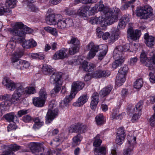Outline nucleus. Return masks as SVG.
Instances as JSON below:
<instances>
[{
	"instance_id": "20",
	"label": "nucleus",
	"mask_w": 155,
	"mask_h": 155,
	"mask_svg": "<svg viewBox=\"0 0 155 155\" xmlns=\"http://www.w3.org/2000/svg\"><path fill=\"white\" fill-rule=\"evenodd\" d=\"M58 111V109L57 108L54 109L53 110L51 109L48 110L46 116L45 123L47 124L50 123L57 116Z\"/></svg>"
},
{
	"instance_id": "21",
	"label": "nucleus",
	"mask_w": 155,
	"mask_h": 155,
	"mask_svg": "<svg viewBox=\"0 0 155 155\" xmlns=\"http://www.w3.org/2000/svg\"><path fill=\"white\" fill-rule=\"evenodd\" d=\"M87 127L85 125L78 124L76 125H71L69 128L70 132H76L80 133H84L86 130Z\"/></svg>"
},
{
	"instance_id": "15",
	"label": "nucleus",
	"mask_w": 155,
	"mask_h": 155,
	"mask_svg": "<svg viewBox=\"0 0 155 155\" xmlns=\"http://www.w3.org/2000/svg\"><path fill=\"white\" fill-rule=\"evenodd\" d=\"M150 55L151 56L150 58L148 59L143 62V64L149 68L150 70H154V72L155 71V51H153L150 53Z\"/></svg>"
},
{
	"instance_id": "22",
	"label": "nucleus",
	"mask_w": 155,
	"mask_h": 155,
	"mask_svg": "<svg viewBox=\"0 0 155 155\" xmlns=\"http://www.w3.org/2000/svg\"><path fill=\"white\" fill-rule=\"evenodd\" d=\"M0 100L3 101V103L0 105V117L2 115V110L3 109L1 108L2 105L4 106H9L11 104V97L9 94H5L0 95Z\"/></svg>"
},
{
	"instance_id": "25",
	"label": "nucleus",
	"mask_w": 155,
	"mask_h": 155,
	"mask_svg": "<svg viewBox=\"0 0 155 155\" xmlns=\"http://www.w3.org/2000/svg\"><path fill=\"white\" fill-rule=\"evenodd\" d=\"M2 147L5 149L4 151L5 153L11 152L12 153V155H15L13 151L15 152L18 150L19 149L20 146L15 144L8 146L4 145L2 146Z\"/></svg>"
},
{
	"instance_id": "2",
	"label": "nucleus",
	"mask_w": 155,
	"mask_h": 155,
	"mask_svg": "<svg viewBox=\"0 0 155 155\" xmlns=\"http://www.w3.org/2000/svg\"><path fill=\"white\" fill-rule=\"evenodd\" d=\"M21 22L16 23L14 25L13 28H10L9 31L13 35L15 36L12 38L7 43L6 46V51L8 55H10L15 50V48L16 44V37H23L26 35L25 31L23 30H19V29H24L25 26Z\"/></svg>"
},
{
	"instance_id": "23",
	"label": "nucleus",
	"mask_w": 155,
	"mask_h": 155,
	"mask_svg": "<svg viewBox=\"0 0 155 155\" xmlns=\"http://www.w3.org/2000/svg\"><path fill=\"white\" fill-rule=\"evenodd\" d=\"M2 83L7 89L10 91H14L16 88V84L9 78L5 77L3 79Z\"/></svg>"
},
{
	"instance_id": "39",
	"label": "nucleus",
	"mask_w": 155,
	"mask_h": 155,
	"mask_svg": "<svg viewBox=\"0 0 155 155\" xmlns=\"http://www.w3.org/2000/svg\"><path fill=\"white\" fill-rule=\"evenodd\" d=\"M29 57L33 59H38L40 60L44 59L45 56L43 54L39 53H31L29 55Z\"/></svg>"
},
{
	"instance_id": "51",
	"label": "nucleus",
	"mask_w": 155,
	"mask_h": 155,
	"mask_svg": "<svg viewBox=\"0 0 155 155\" xmlns=\"http://www.w3.org/2000/svg\"><path fill=\"white\" fill-rule=\"evenodd\" d=\"M143 101L141 100L139 101L137 104L135 105L134 110L136 109V112H141V110L143 107Z\"/></svg>"
},
{
	"instance_id": "60",
	"label": "nucleus",
	"mask_w": 155,
	"mask_h": 155,
	"mask_svg": "<svg viewBox=\"0 0 155 155\" xmlns=\"http://www.w3.org/2000/svg\"><path fill=\"white\" fill-rule=\"evenodd\" d=\"M57 85V84H56ZM61 85H56L54 88L51 91L52 94H55L58 93L61 89Z\"/></svg>"
},
{
	"instance_id": "62",
	"label": "nucleus",
	"mask_w": 155,
	"mask_h": 155,
	"mask_svg": "<svg viewBox=\"0 0 155 155\" xmlns=\"http://www.w3.org/2000/svg\"><path fill=\"white\" fill-rule=\"evenodd\" d=\"M140 58V61L142 62H143L148 58L147 57L146 54L143 51L141 54Z\"/></svg>"
},
{
	"instance_id": "44",
	"label": "nucleus",
	"mask_w": 155,
	"mask_h": 155,
	"mask_svg": "<svg viewBox=\"0 0 155 155\" xmlns=\"http://www.w3.org/2000/svg\"><path fill=\"white\" fill-rule=\"evenodd\" d=\"M68 43L70 44H72L73 46L80 47V42L77 38L72 36L71 40L68 41Z\"/></svg>"
},
{
	"instance_id": "31",
	"label": "nucleus",
	"mask_w": 155,
	"mask_h": 155,
	"mask_svg": "<svg viewBox=\"0 0 155 155\" xmlns=\"http://www.w3.org/2000/svg\"><path fill=\"white\" fill-rule=\"evenodd\" d=\"M22 94L21 92H18V91H15L11 98V104L17 103L21 99Z\"/></svg>"
},
{
	"instance_id": "46",
	"label": "nucleus",
	"mask_w": 155,
	"mask_h": 155,
	"mask_svg": "<svg viewBox=\"0 0 155 155\" xmlns=\"http://www.w3.org/2000/svg\"><path fill=\"white\" fill-rule=\"evenodd\" d=\"M15 91H18V92H21L22 94L24 93V91L25 87V84L23 83H16Z\"/></svg>"
},
{
	"instance_id": "50",
	"label": "nucleus",
	"mask_w": 155,
	"mask_h": 155,
	"mask_svg": "<svg viewBox=\"0 0 155 155\" xmlns=\"http://www.w3.org/2000/svg\"><path fill=\"white\" fill-rule=\"evenodd\" d=\"M102 28H101L100 27H98L96 29V31L97 32V35L99 38H101L102 37V35L103 33V32L102 31V29L105 30L106 28V27L107 25L106 26H102L101 25Z\"/></svg>"
},
{
	"instance_id": "48",
	"label": "nucleus",
	"mask_w": 155,
	"mask_h": 155,
	"mask_svg": "<svg viewBox=\"0 0 155 155\" xmlns=\"http://www.w3.org/2000/svg\"><path fill=\"white\" fill-rule=\"evenodd\" d=\"M39 97L46 101L48 95L45 89L44 88H42L40 90L39 93Z\"/></svg>"
},
{
	"instance_id": "61",
	"label": "nucleus",
	"mask_w": 155,
	"mask_h": 155,
	"mask_svg": "<svg viewBox=\"0 0 155 155\" xmlns=\"http://www.w3.org/2000/svg\"><path fill=\"white\" fill-rule=\"evenodd\" d=\"M32 120V118L31 117L28 115L24 116L22 117V120L26 123L29 122Z\"/></svg>"
},
{
	"instance_id": "8",
	"label": "nucleus",
	"mask_w": 155,
	"mask_h": 155,
	"mask_svg": "<svg viewBox=\"0 0 155 155\" xmlns=\"http://www.w3.org/2000/svg\"><path fill=\"white\" fill-rule=\"evenodd\" d=\"M152 10L150 5H146L143 6L138 7L136 10V15L141 18L147 19L152 15Z\"/></svg>"
},
{
	"instance_id": "55",
	"label": "nucleus",
	"mask_w": 155,
	"mask_h": 155,
	"mask_svg": "<svg viewBox=\"0 0 155 155\" xmlns=\"http://www.w3.org/2000/svg\"><path fill=\"white\" fill-rule=\"evenodd\" d=\"M152 71L149 73V80L151 83H155V71H154L155 73L154 70Z\"/></svg>"
},
{
	"instance_id": "28",
	"label": "nucleus",
	"mask_w": 155,
	"mask_h": 155,
	"mask_svg": "<svg viewBox=\"0 0 155 155\" xmlns=\"http://www.w3.org/2000/svg\"><path fill=\"white\" fill-rule=\"evenodd\" d=\"M145 42L148 47H152L155 44V38L152 36H149L147 33H146L144 35Z\"/></svg>"
},
{
	"instance_id": "43",
	"label": "nucleus",
	"mask_w": 155,
	"mask_h": 155,
	"mask_svg": "<svg viewBox=\"0 0 155 155\" xmlns=\"http://www.w3.org/2000/svg\"><path fill=\"white\" fill-rule=\"evenodd\" d=\"M36 90L34 87L29 86L25 87L23 94H34Z\"/></svg>"
},
{
	"instance_id": "18",
	"label": "nucleus",
	"mask_w": 155,
	"mask_h": 155,
	"mask_svg": "<svg viewBox=\"0 0 155 155\" xmlns=\"http://www.w3.org/2000/svg\"><path fill=\"white\" fill-rule=\"evenodd\" d=\"M125 137V130L123 127H120L116 134V142L118 145H121L124 142Z\"/></svg>"
},
{
	"instance_id": "37",
	"label": "nucleus",
	"mask_w": 155,
	"mask_h": 155,
	"mask_svg": "<svg viewBox=\"0 0 155 155\" xmlns=\"http://www.w3.org/2000/svg\"><path fill=\"white\" fill-rule=\"evenodd\" d=\"M42 70L43 73L46 75L51 74L53 71L51 67L46 64L43 65L42 68Z\"/></svg>"
},
{
	"instance_id": "35",
	"label": "nucleus",
	"mask_w": 155,
	"mask_h": 155,
	"mask_svg": "<svg viewBox=\"0 0 155 155\" xmlns=\"http://www.w3.org/2000/svg\"><path fill=\"white\" fill-rule=\"evenodd\" d=\"M25 36L23 37H18V41L20 43L23 47L25 49L29 48V41H26L25 38Z\"/></svg>"
},
{
	"instance_id": "11",
	"label": "nucleus",
	"mask_w": 155,
	"mask_h": 155,
	"mask_svg": "<svg viewBox=\"0 0 155 155\" xmlns=\"http://www.w3.org/2000/svg\"><path fill=\"white\" fill-rule=\"evenodd\" d=\"M100 135L97 134L94 138L93 146L96 147L94 149L95 155H105L106 152V148L105 147H101L97 148L100 146L102 143V140L100 139Z\"/></svg>"
},
{
	"instance_id": "19",
	"label": "nucleus",
	"mask_w": 155,
	"mask_h": 155,
	"mask_svg": "<svg viewBox=\"0 0 155 155\" xmlns=\"http://www.w3.org/2000/svg\"><path fill=\"white\" fill-rule=\"evenodd\" d=\"M68 49L62 48L57 51L53 55V59L55 60H61L67 57Z\"/></svg>"
},
{
	"instance_id": "17",
	"label": "nucleus",
	"mask_w": 155,
	"mask_h": 155,
	"mask_svg": "<svg viewBox=\"0 0 155 155\" xmlns=\"http://www.w3.org/2000/svg\"><path fill=\"white\" fill-rule=\"evenodd\" d=\"M140 35V31L137 29L134 30L132 27H129L127 30V35L129 38L135 41L139 38Z\"/></svg>"
},
{
	"instance_id": "63",
	"label": "nucleus",
	"mask_w": 155,
	"mask_h": 155,
	"mask_svg": "<svg viewBox=\"0 0 155 155\" xmlns=\"http://www.w3.org/2000/svg\"><path fill=\"white\" fill-rule=\"evenodd\" d=\"M44 123L42 121L39 123L35 124L33 127L35 130L39 129L44 124Z\"/></svg>"
},
{
	"instance_id": "41",
	"label": "nucleus",
	"mask_w": 155,
	"mask_h": 155,
	"mask_svg": "<svg viewBox=\"0 0 155 155\" xmlns=\"http://www.w3.org/2000/svg\"><path fill=\"white\" fill-rule=\"evenodd\" d=\"M44 29L47 32L49 33L55 37L58 36L57 31L55 28H52L49 26H47L45 27Z\"/></svg>"
},
{
	"instance_id": "40",
	"label": "nucleus",
	"mask_w": 155,
	"mask_h": 155,
	"mask_svg": "<svg viewBox=\"0 0 155 155\" xmlns=\"http://www.w3.org/2000/svg\"><path fill=\"white\" fill-rule=\"evenodd\" d=\"M81 139V136L80 134H78L74 137L72 139V145L73 146L75 147L79 145L80 144Z\"/></svg>"
},
{
	"instance_id": "47",
	"label": "nucleus",
	"mask_w": 155,
	"mask_h": 155,
	"mask_svg": "<svg viewBox=\"0 0 155 155\" xmlns=\"http://www.w3.org/2000/svg\"><path fill=\"white\" fill-rule=\"evenodd\" d=\"M143 80L141 78L137 79L134 82V87L136 89H140L143 86Z\"/></svg>"
},
{
	"instance_id": "57",
	"label": "nucleus",
	"mask_w": 155,
	"mask_h": 155,
	"mask_svg": "<svg viewBox=\"0 0 155 155\" xmlns=\"http://www.w3.org/2000/svg\"><path fill=\"white\" fill-rule=\"evenodd\" d=\"M150 125L152 127L155 126V113H154L150 117L149 120Z\"/></svg>"
},
{
	"instance_id": "42",
	"label": "nucleus",
	"mask_w": 155,
	"mask_h": 155,
	"mask_svg": "<svg viewBox=\"0 0 155 155\" xmlns=\"http://www.w3.org/2000/svg\"><path fill=\"white\" fill-rule=\"evenodd\" d=\"M95 120L97 125H101L104 124L105 122L104 116L102 114L97 115L95 117Z\"/></svg>"
},
{
	"instance_id": "26",
	"label": "nucleus",
	"mask_w": 155,
	"mask_h": 155,
	"mask_svg": "<svg viewBox=\"0 0 155 155\" xmlns=\"http://www.w3.org/2000/svg\"><path fill=\"white\" fill-rule=\"evenodd\" d=\"M113 57L115 59V61L112 64V68L115 69L120 65L124 61V58L120 56L119 54H117V57L114 56V52H113Z\"/></svg>"
},
{
	"instance_id": "6",
	"label": "nucleus",
	"mask_w": 155,
	"mask_h": 155,
	"mask_svg": "<svg viewBox=\"0 0 155 155\" xmlns=\"http://www.w3.org/2000/svg\"><path fill=\"white\" fill-rule=\"evenodd\" d=\"M129 18L128 16L124 15L120 19L117 28L114 30L111 36L110 37V41L111 42H114L118 39L120 34L119 30L125 28L130 21Z\"/></svg>"
},
{
	"instance_id": "10",
	"label": "nucleus",
	"mask_w": 155,
	"mask_h": 155,
	"mask_svg": "<svg viewBox=\"0 0 155 155\" xmlns=\"http://www.w3.org/2000/svg\"><path fill=\"white\" fill-rule=\"evenodd\" d=\"M136 44L134 45H130V44H126L123 46H117L114 50V55L115 57H117V54H119L120 56H123V53L124 52L128 51V52L136 51L137 49L135 48Z\"/></svg>"
},
{
	"instance_id": "4",
	"label": "nucleus",
	"mask_w": 155,
	"mask_h": 155,
	"mask_svg": "<svg viewBox=\"0 0 155 155\" xmlns=\"http://www.w3.org/2000/svg\"><path fill=\"white\" fill-rule=\"evenodd\" d=\"M23 53L20 51H15L12 54L11 62L14 67L19 70H24L29 68L30 63L28 61L19 59L23 55Z\"/></svg>"
},
{
	"instance_id": "5",
	"label": "nucleus",
	"mask_w": 155,
	"mask_h": 155,
	"mask_svg": "<svg viewBox=\"0 0 155 155\" xmlns=\"http://www.w3.org/2000/svg\"><path fill=\"white\" fill-rule=\"evenodd\" d=\"M84 86V84L83 82L78 81L73 82L71 84V94L67 95L63 101L64 106H67L71 100L74 98L78 92L82 90Z\"/></svg>"
},
{
	"instance_id": "14",
	"label": "nucleus",
	"mask_w": 155,
	"mask_h": 155,
	"mask_svg": "<svg viewBox=\"0 0 155 155\" xmlns=\"http://www.w3.org/2000/svg\"><path fill=\"white\" fill-rule=\"evenodd\" d=\"M73 25V20L71 18H62L58 20L57 22L58 28L59 29H63L67 27H70Z\"/></svg>"
},
{
	"instance_id": "3",
	"label": "nucleus",
	"mask_w": 155,
	"mask_h": 155,
	"mask_svg": "<svg viewBox=\"0 0 155 155\" xmlns=\"http://www.w3.org/2000/svg\"><path fill=\"white\" fill-rule=\"evenodd\" d=\"M87 50H89L87 58L90 59L94 58L98 51H100L98 55V59L102 60L106 54L107 51V46L105 44L99 45L94 44L93 42H90L87 46Z\"/></svg>"
},
{
	"instance_id": "64",
	"label": "nucleus",
	"mask_w": 155,
	"mask_h": 155,
	"mask_svg": "<svg viewBox=\"0 0 155 155\" xmlns=\"http://www.w3.org/2000/svg\"><path fill=\"white\" fill-rule=\"evenodd\" d=\"M29 41V48L36 46L37 45V42L32 39L28 40Z\"/></svg>"
},
{
	"instance_id": "34",
	"label": "nucleus",
	"mask_w": 155,
	"mask_h": 155,
	"mask_svg": "<svg viewBox=\"0 0 155 155\" xmlns=\"http://www.w3.org/2000/svg\"><path fill=\"white\" fill-rule=\"evenodd\" d=\"M90 7L88 6H84L81 7L78 10V14L82 17H86L87 16V11L89 10Z\"/></svg>"
},
{
	"instance_id": "16",
	"label": "nucleus",
	"mask_w": 155,
	"mask_h": 155,
	"mask_svg": "<svg viewBox=\"0 0 155 155\" xmlns=\"http://www.w3.org/2000/svg\"><path fill=\"white\" fill-rule=\"evenodd\" d=\"M62 75V73L61 72H54L50 77V82L53 84L61 85L62 81L61 79Z\"/></svg>"
},
{
	"instance_id": "36",
	"label": "nucleus",
	"mask_w": 155,
	"mask_h": 155,
	"mask_svg": "<svg viewBox=\"0 0 155 155\" xmlns=\"http://www.w3.org/2000/svg\"><path fill=\"white\" fill-rule=\"evenodd\" d=\"M3 117L7 121L9 122H13L14 120L17 118L14 112L8 113L4 115Z\"/></svg>"
},
{
	"instance_id": "56",
	"label": "nucleus",
	"mask_w": 155,
	"mask_h": 155,
	"mask_svg": "<svg viewBox=\"0 0 155 155\" xmlns=\"http://www.w3.org/2000/svg\"><path fill=\"white\" fill-rule=\"evenodd\" d=\"M28 6L29 10L32 12H37L39 11L38 8L32 3H29Z\"/></svg>"
},
{
	"instance_id": "24",
	"label": "nucleus",
	"mask_w": 155,
	"mask_h": 155,
	"mask_svg": "<svg viewBox=\"0 0 155 155\" xmlns=\"http://www.w3.org/2000/svg\"><path fill=\"white\" fill-rule=\"evenodd\" d=\"M110 71L107 70L102 71L98 70L93 73L92 76L94 78H100L107 77L110 74Z\"/></svg>"
},
{
	"instance_id": "27",
	"label": "nucleus",
	"mask_w": 155,
	"mask_h": 155,
	"mask_svg": "<svg viewBox=\"0 0 155 155\" xmlns=\"http://www.w3.org/2000/svg\"><path fill=\"white\" fill-rule=\"evenodd\" d=\"M88 97L86 94L81 96L73 104V106L75 107H80L83 105L87 101Z\"/></svg>"
},
{
	"instance_id": "30",
	"label": "nucleus",
	"mask_w": 155,
	"mask_h": 155,
	"mask_svg": "<svg viewBox=\"0 0 155 155\" xmlns=\"http://www.w3.org/2000/svg\"><path fill=\"white\" fill-rule=\"evenodd\" d=\"M124 113H119V111L117 108H114L112 110L110 118L113 120H120L122 118V115Z\"/></svg>"
},
{
	"instance_id": "32",
	"label": "nucleus",
	"mask_w": 155,
	"mask_h": 155,
	"mask_svg": "<svg viewBox=\"0 0 155 155\" xmlns=\"http://www.w3.org/2000/svg\"><path fill=\"white\" fill-rule=\"evenodd\" d=\"M45 20L47 23L50 25H54L57 23L55 15L53 14H49L48 15L47 14Z\"/></svg>"
},
{
	"instance_id": "29",
	"label": "nucleus",
	"mask_w": 155,
	"mask_h": 155,
	"mask_svg": "<svg viewBox=\"0 0 155 155\" xmlns=\"http://www.w3.org/2000/svg\"><path fill=\"white\" fill-rule=\"evenodd\" d=\"M99 97L97 93L93 94L91 97V107L92 110H94L99 101Z\"/></svg>"
},
{
	"instance_id": "49",
	"label": "nucleus",
	"mask_w": 155,
	"mask_h": 155,
	"mask_svg": "<svg viewBox=\"0 0 155 155\" xmlns=\"http://www.w3.org/2000/svg\"><path fill=\"white\" fill-rule=\"evenodd\" d=\"M97 0H74V5H75L80 2L84 4L87 3H94L97 2Z\"/></svg>"
},
{
	"instance_id": "45",
	"label": "nucleus",
	"mask_w": 155,
	"mask_h": 155,
	"mask_svg": "<svg viewBox=\"0 0 155 155\" xmlns=\"http://www.w3.org/2000/svg\"><path fill=\"white\" fill-rule=\"evenodd\" d=\"M62 141V138L60 137L59 135L58 136L53 139V140L50 142L49 144L51 145L53 144L55 146H58L59 144L61 143Z\"/></svg>"
},
{
	"instance_id": "58",
	"label": "nucleus",
	"mask_w": 155,
	"mask_h": 155,
	"mask_svg": "<svg viewBox=\"0 0 155 155\" xmlns=\"http://www.w3.org/2000/svg\"><path fill=\"white\" fill-rule=\"evenodd\" d=\"M137 60V57L131 58L128 61V63L131 66L135 65Z\"/></svg>"
},
{
	"instance_id": "7",
	"label": "nucleus",
	"mask_w": 155,
	"mask_h": 155,
	"mask_svg": "<svg viewBox=\"0 0 155 155\" xmlns=\"http://www.w3.org/2000/svg\"><path fill=\"white\" fill-rule=\"evenodd\" d=\"M17 0H6L5 5L0 3V16L11 15L12 14L11 8L16 6Z\"/></svg>"
},
{
	"instance_id": "1",
	"label": "nucleus",
	"mask_w": 155,
	"mask_h": 155,
	"mask_svg": "<svg viewBox=\"0 0 155 155\" xmlns=\"http://www.w3.org/2000/svg\"><path fill=\"white\" fill-rule=\"evenodd\" d=\"M96 5L98 7V12H100L102 15H104L105 18L102 16L91 17L90 22L92 24H99L102 26H106L107 25H111L117 21L120 11L119 8L114 7L109 9L108 7L104 5L102 1Z\"/></svg>"
},
{
	"instance_id": "13",
	"label": "nucleus",
	"mask_w": 155,
	"mask_h": 155,
	"mask_svg": "<svg viewBox=\"0 0 155 155\" xmlns=\"http://www.w3.org/2000/svg\"><path fill=\"white\" fill-rule=\"evenodd\" d=\"M127 138L128 143L126 144V146L127 148L124 151V155H130L134 147V145L136 143V138L134 136L128 135Z\"/></svg>"
},
{
	"instance_id": "52",
	"label": "nucleus",
	"mask_w": 155,
	"mask_h": 155,
	"mask_svg": "<svg viewBox=\"0 0 155 155\" xmlns=\"http://www.w3.org/2000/svg\"><path fill=\"white\" fill-rule=\"evenodd\" d=\"M98 12V7H97L96 4L92 8L88 11V15L89 16L94 15L95 13Z\"/></svg>"
},
{
	"instance_id": "9",
	"label": "nucleus",
	"mask_w": 155,
	"mask_h": 155,
	"mask_svg": "<svg viewBox=\"0 0 155 155\" xmlns=\"http://www.w3.org/2000/svg\"><path fill=\"white\" fill-rule=\"evenodd\" d=\"M128 70V66L126 65L120 68L116 77L115 83L116 86H120L124 83L126 81L125 77Z\"/></svg>"
},
{
	"instance_id": "12",
	"label": "nucleus",
	"mask_w": 155,
	"mask_h": 155,
	"mask_svg": "<svg viewBox=\"0 0 155 155\" xmlns=\"http://www.w3.org/2000/svg\"><path fill=\"white\" fill-rule=\"evenodd\" d=\"M29 146L32 153L35 155H50V152L48 150L45 153H42L44 149L39 143L31 142Z\"/></svg>"
},
{
	"instance_id": "59",
	"label": "nucleus",
	"mask_w": 155,
	"mask_h": 155,
	"mask_svg": "<svg viewBox=\"0 0 155 155\" xmlns=\"http://www.w3.org/2000/svg\"><path fill=\"white\" fill-rule=\"evenodd\" d=\"M95 67V66L93 64L90 63L88 64L87 68L85 69V71L88 72L91 71L93 70Z\"/></svg>"
},
{
	"instance_id": "53",
	"label": "nucleus",
	"mask_w": 155,
	"mask_h": 155,
	"mask_svg": "<svg viewBox=\"0 0 155 155\" xmlns=\"http://www.w3.org/2000/svg\"><path fill=\"white\" fill-rule=\"evenodd\" d=\"M141 115V112H136V113L134 114L132 118V121L133 122H135L138 120L140 117Z\"/></svg>"
},
{
	"instance_id": "38",
	"label": "nucleus",
	"mask_w": 155,
	"mask_h": 155,
	"mask_svg": "<svg viewBox=\"0 0 155 155\" xmlns=\"http://www.w3.org/2000/svg\"><path fill=\"white\" fill-rule=\"evenodd\" d=\"M113 88V86L109 85L102 89L100 92V94L103 97H105L109 94Z\"/></svg>"
},
{
	"instance_id": "33",
	"label": "nucleus",
	"mask_w": 155,
	"mask_h": 155,
	"mask_svg": "<svg viewBox=\"0 0 155 155\" xmlns=\"http://www.w3.org/2000/svg\"><path fill=\"white\" fill-rule=\"evenodd\" d=\"M45 101L41 98L38 97L33 99V102L34 105L38 107H42L45 104Z\"/></svg>"
},
{
	"instance_id": "54",
	"label": "nucleus",
	"mask_w": 155,
	"mask_h": 155,
	"mask_svg": "<svg viewBox=\"0 0 155 155\" xmlns=\"http://www.w3.org/2000/svg\"><path fill=\"white\" fill-rule=\"evenodd\" d=\"M79 47L73 46L69 49V53L71 55H73L77 52L79 50Z\"/></svg>"
}]
</instances>
